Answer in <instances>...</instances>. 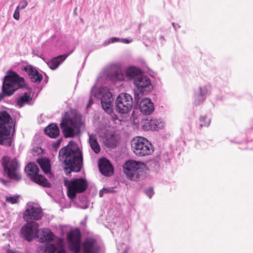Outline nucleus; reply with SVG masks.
Wrapping results in <instances>:
<instances>
[{
  "label": "nucleus",
  "mask_w": 253,
  "mask_h": 253,
  "mask_svg": "<svg viewBox=\"0 0 253 253\" xmlns=\"http://www.w3.org/2000/svg\"><path fill=\"white\" fill-rule=\"evenodd\" d=\"M22 70L25 71L28 75L31 82L35 83H40L42 79V76L40 74L36 68L31 66L24 67Z\"/></svg>",
  "instance_id": "nucleus-20"
},
{
  "label": "nucleus",
  "mask_w": 253,
  "mask_h": 253,
  "mask_svg": "<svg viewBox=\"0 0 253 253\" xmlns=\"http://www.w3.org/2000/svg\"><path fill=\"white\" fill-rule=\"evenodd\" d=\"M133 84L138 91L143 94L149 92L153 88L150 79L142 73L135 79Z\"/></svg>",
  "instance_id": "nucleus-15"
},
{
  "label": "nucleus",
  "mask_w": 253,
  "mask_h": 253,
  "mask_svg": "<svg viewBox=\"0 0 253 253\" xmlns=\"http://www.w3.org/2000/svg\"><path fill=\"white\" fill-rule=\"evenodd\" d=\"M28 5V2L27 0H21L18 5L17 6V8L18 9L22 10L24 9Z\"/></svg>",
  "instance_id": "nucleus-35"
},
{
  "label": "nucleus",
  "mask_w": 253,
  "mask_h": 253,
  "mask_svg": "<svg viewBox=\"0 0 253 253\" xmlns=\"http://www.w3.org/2000/svg\"><path fill=\"white\" fill-rule=\"evenodd\" d=\"M83 253H98L99 248L97 241L93 238H87L82 244Z\"/></svg>",
  "instance_id": "nucleus-16"
},
{
  "label": "nucleus",
  "mask_w": 253,
  "mask_h": 253,
  "mask_svg": "<svg viewBox=\"0 0 253 253\" xmlns=\"http://www.w3.org/2000/svg\"><path fill=\"white\" fill-rule=\"evenodd\" d=\"M59 160L65 165L64 171L66 174L71 172L80 171L83 163L82 153L78 145L73 141L62 148L58 155Z\"/></svg>",
  "instance_id": "nucleus-1"
},
{
  "label": "nucleus",
  "mask_w": 253,
  "mask_h": 253,
  "mask_svg": "<svg viewBox=\"0 0 253 253\" xmlns=\"http://www.w3.org/2000/svg\"><path fill=\"white\" fill-rule=\"evenodd\" d=\"M0 182L5 186H9L10 183V181L9 180H5L1 178H0Z\"/></svg>",
  "instance_id": "nucleus-38"
},
{
  "label": "nucleus",
  "mask_w": 253,
  "mask_h": 253,
  "mask_svg": "<svg viewBox=\"0 0 253 253\" xmlns=\"http://www.w3.org/2000/svg\"><path fill=\"white\" fill-rule=\"evenodd\" d=\"M27 176L33 182L45 187H50L51 185L43 175L39 174L38 166L30 163L25 168Z\"/></svg>",
  "instance_id": "nucleus-10"
},
{
  "label": "nucleus",
  "mask_w": 253,
  "mask_h": 253,
  "mask_svg": "<svg viewBox=\"0 0 253 253\" xmlns=\"http://www.w3.org/2000/svg\"><path fill=\"white\" fill-rule=\"evenodd\" d=\"M64 185L67 189L68 196L71 199H74L77 193L84 192L88 186L87 182L83 178H74L70 180H64Z\"/></svg>",
  "instance_id": "nucleus-9"
},
{
  "label": "nucleus",
  "mask_w": 253,
  "mask_h": 253,
  "mask_svg": "<svg viewBox=\"0 0 253 253\" xmlns=\"http://www.w3.org/2000/svg\"><path fill=\"white\" fill-rule=\"evenodd\" d=\"M20 10L16 7L14 12L13 18L16 20H18L20 18Z\"/></svg>",
  "instance_id": "nucleus-36"
},
{
  "label": "nucleus",
  "mask_w": 253,
  "mask_h": 253,
  "mask_svg": "<svg viewBox=\"0 0 253 253\" xmlns=\"http://www.w3.org/2000/svg\"><path fill=\"white\" fill-rule=\"evenodd\" d=\"M142 73L140 69L133 66L127 68L126 72V76L128 79H133V81Z\"/></svg>",
  "instance_id": "nucleus-24"
},
{
  "label": "nucleus",
  "mask_w": 253,
  "mask_h": 253,
  "mask_svg": "<svg viewBox=\"0 0 253 253\" xmlns=\"http://www.w3.org/2000/svg\"><path fill=\"white\" fill-rule=\"evenodd\" d=\"M1 165L4 173L11 179L16 181L21 179L20 164L16 158L4 156L1 159Z\"/></svg>",
  "instance_id": "nucleus-5"
},
{
  "label": "nucleus",
  "mask_w": 253,
  "mask_h": 253,
  "mask_svg": "<svg viewBox=\"0 0 253 253\" xmlns=\"http://www.w3.org/2000/svg\"><path fill=\"white\" fill-rule=\"evenodd\" d=\"M33 95L25 93L24 95L18 97L16 100L17 106L22 107L25 104H28L32 99Z\"/></svg>",
  "instance_id": "nucleus-25"
},
{
  "label": "nucleus",
  "mask_w": 253,
  "mask_h": 253,
  "mask_svg": "<svg viewBox=\"0 0 253 253\" xmlns=\"http://www.w3.org/2000/svg\"><path fill=\"white\" fill-rule=\"evenodd\" d=\"M172 26H173V28H174L175 30H176L177 29H178V28L180 27V26H179L177 24H176V23H174V22H173V23H172Z\"/></svg>",
  "instance_id": "nucleus-43"
},
{
  "label": "nucleus",
  "mask_w": 253,
  "mask_h": 253,
  "mask_svg": "<svg viewBox=\"0 0 253 253\" xmlns=\"http://www.w3.org/2000/svg\"><path fill=\"white\" fill-rule=\"evenodd\" d=\"M132 104V96L127 93H121L116 99L115 109L120 114H127L131 110Z\"/></svg>",
  "instance_id": "nucleus-11"
},
{
  "label": "nucleus",
  "mask_w": 253,
  "mask_h": 253,
  "mask_svg": "<svg viewBox=\"0 0 253 253\" xmlns=\"http://www.w3.org/2000/svg\"><path fill=\"white\" fill-rule=\"evenodd\" d=\"M19 88H28L24 78L14 71H8L3 79L0 101L4 97L12 95Z\"/></svg>",
  "instance_id": "nucleus-2"
},
{
  "label": "nucleus",
  "mask_w": 253,
  "mask_h": 253,
  "mask_svg": "<svg viewBox=\"0 0 253 253\" xmlns=\"http://www.w3.org/2000/svg\"><path fill=\"white\" fill-rule=\"evenodd\" d=\"M39 225L34 221H29L21 229L22 237L30 242L38 237Z\"/></svg>",
  "instance_id": "nucleus-14"
},
{
  "label": "nucleus",
  "mask_w": 253,
  "mask_h": 253,
  "mask_svg": "<svg viewBox=\"0 0 253 253\" xmlns=\"http://www.w3.org/2000/svg\"><path fill=\"white\" fill-rule=\"evenodd\" d=\"M67 239L70 250L73 253H80L81 234L79 229H71L67 234Z\"/></svg>",
  "instance_id": "nucleus-13"
},
{
  "label": "nucleus",
  "mask_w": 253,
  "mask_h": 253,
  "mask_svg": "<svg viewBox=\"0 0 253 253\" xmlns=\"http://www.w3.org/2000/svg\"><path fill=\"white\" fill-rule=\"evenodd\" d=\"M145 194L151 198L154 194V192L152 188H149L145 190Z\"/></svg>",
  "instance_id": "nucleus-37"
},
{
  "label": "nucleus",
  "mask_w": 253,
  "mask_h": 253,
  "mask_svg": "<svg viewBox=\"0 0 253 253\" xmlns=\"http://www.w3.org/2000/svg\"><path fill=\"white\" fill-rule=\"evenodd\" d=\"M57 247L54 244H46L44 248V253H54Z\"/></svg>",
  "instance_id": "nucleus-30"
},
{
  "label": "nucleus",
  "mask_w": 253,
  "mask_h": 253,
  "mask_svg": "<svg viewBox=\"0 0 253 253\" xmlns=\"http://www.w3.org/2000/svg\"><path fill=\"white\" fill-rule=\"evenodd\" d=\"M98 167L100 172L105 176H111L114 172L112 165L106 158H102L99 160Z\"/></svg>",
  "instance_id": "nucleus-18"
},
{
  "label": "nucleus",
  "mask_w": 253,
  "mask_h": 253,
  "mask_svg": "<svg viewBox=\"0 0 253 253\" xmlns=\"http://www.w3.org/2000/svg\"><path fill=\"white\" fill-rule=\"evenodd\" d=\"M210 91L211 86L207 85L204 86H200L197 93L206 98V96L210 93Z\"/></svg>",
  "instance_id": "nucleus-29"
},
{
  "label": "nucleus",
  "mask_w": 253,
  "mask_h": 253,
  "mask_svg": "<svg viewBox=\"0 0 253 253\" xmlns=\"http://www.w3.org/2000/svg\"><path fill=\"white\" fill-rule=\"evenodd\" d=\"M129 248H126L125 250L123 252V253H127V252H128V250Z\"/></svg>",
  "instance_id": "nucleus-46"
},
{
  "label": "nucleus",
  "mask_w": 253,
  "mask_h": 253,
  "mask_svg": "<svg viewBox=\"0 0 253 253\" xmlns=\"http://www.w3.org/2000/svg\"><path fill=\"white\" fill-rule=\"evenodd\" d=\"M45 134L51 138H56L59 135V129L55 124H49L44 128Z\"/></svg>",
  "instance_id": "nucleus-23"
},
{
  "label": "nucleus",
  "mask_w": 253,
  "mask_h": 253,
  "mask_svg": "<svg viewBox=\"0 0 253 253\" xmlns=\"http://www.w3.org/2000/svg\"><path fill=\"white\" fill-rule=\"evenodd\" d=\"M73 52V50H72L69 53L54 57L47 63L48 67L52 70L56 69Z\"/></svg>",
  "instance_id": "nucleus-22"
},
{
  "label": "nucleus",
  "mask_w": 253,
  "mask_h": 253,
  "mask_svg": "<svg viewBox=\"0 0 253 253\" xmlns=\"http://www.w3.org/2000/svg\"><path fill=\"white\" fill-rule=\"evenodd\" d=\"M131 146L134 153L138 156H145L154 151L152 144L144 137H136L131 141Z\"/></svg>",
  "instance_id": "nucleus-7"
},
{
  "label": "nucleus",
  "mask_w": 253,
  "mask_h": 253,
  "mask_svg": "<svg viewBox=\"0 0 253 253\" xmlns=\"http://www.w3.org/2000/svg\"><path fill=\"white\" fill-rule=\"evenodd\" d=\"M15 121L5 111H0V145L10 146L15 132Z\"/></svg>",
  "instance_id": "nucleus-3"
},
{
  "label": "nucleus",
  "mask_w": 253,
  "mask_h": 253,
  "mask_svg": "<svg viewBox=\"0 0 253 253\" xmlns=\"http://www.w3.org/2000/svg\"><path fill=\"white\" fill-rule=\"evenodd\" d=\"M37 162L45 173L47 174L50 172L51 166L49 160L42 158L38 159Z\"/></svg>",
  "instance_id": "nucleus-26"
},
{
  "label": "nucleus",
  "mask_w": 253,
  "mask_h": 253,
  "mask_svg": "<svg viewBox=\"0 0 253 253\" xmlns=\"http://www.w3.org/2000/svg\"><path fill=\"white\" fill-rule=\"evenodd\" d=\"M206 98L197 92L195 94V100L194 104L195 105L198 106L202 103L205 100Z\"/></svg>",
  "instance_id": "nucleus-32"
},
{
  "label": "nucleus",
  "mask_w": 253,
  "mask_h": 253,
  "mask_svg": "<svg viewBox=\"0 0 253 253\" xmlns=\"http://www.w3.org/2000/svg\"><path fill=\"white\" fill-rule=\"evenodd\" d=\"M92 103H93V100L91 98V97L90 96V98L88 100V104L87 105L86 108H89L90 107V106L92 104Z\"/></svg>",
  "instance_id": "nucleus-41"
},
{
  "label": "nucleus",
  "mask_w": 253,
  "mask_h": 253,
  "mask_svg": "<svg viewBox=\"0 0 253 253\" xmlns=\"http://www.w3.org/2000/svg\"><path fill=\"white\" fill-rule=\"evenodd\" d=\"M124 79V75L122 72L114 67H110L105 69L97 78V81L101 83L104 80L110 81L115 83L117 81H123Z\"/></svg>",
  "instance_id": "nucleus-12"
},
{
  "label": "nucleus",
  "mask_w": 253,
  "mask_h": 253,
  "mask_svg": "<svg viewBox=\"0 0 253 253\" xmlns=\"http://www.w3.org/2000/svg\"><path fill=\"white\" fill-rule=\"evenodd\" d=\"M61 141V139H59V140H58L56 141V143L55 144V147L59 146V145H60V144Z\"/></svg>",
  "instance_id": "nucleus-44"
},
{
  "label": "nucleus",
  "mask_w": 253,
  "mask_h": 253,
  "mask_svg": "<svg viewBox=\"0 0 253 253\" xmlns=\"http://www.w3.org/2000/svg\"><path fill=\"white\" fill-rule=\"evenodd\" d=\"M57 253H66V251L63 249H60Z\"/></svg>",
  "instance_id": "nucleus-45"
},
{
  "label": "nucleus",
  "mask_w": 253,
  "mask_h": 253,
  "mask_svg": "<svg viewBox=\"0 0 253 253\" xmlns=\"http://www.w3.org/2000/svg\"><path fill=\"white\" fill-rule=\"evenodd\" d=\"M139 109L145 115L151 114L154 110V105L151 99L148 98H143L140 102Z\"/></svg>",
  "instance_id": "nucleus-21"
},
{
  "label": "nucleus",
  "mask_w": 253,
  "mask_h": 253,
  "mask_svg": "<svg viewBox=\"0 0 253 253\" xmlns=\"http://www.w3.org/2000/svg\"><path fill=\"white\" fill-rule=\"evenodd\" d=\"M82 122L80 117L67 118L62 120L60 127L63 130L65 137H71L77 135L79 132Z\"/></svg>",
  "instance_id": "nucleus-6"
},
{
  "label": "nucleus",
  "mask_w": 253,
  "mask_h": 253,
  "mask_svg": "<svg viewBox=\"0 0 253 253\" xmlns=\"http://www.w3.org/2000/svg\"><path fill=\"white\" fill-rule=\"evenodd\" d=\"M116 42H121V38H116V37H112L111 38L107 40H106L104 42V44L105 45L109 44L111 43H114Z\"/></svg>",
  "instance_id": "nucleus-34"
},
{
  "label": "nucleus",
  "mask_w": 253,
  "mask_h": 253,
  "mask_svg": "<svg viewBox=\"0 0 253 253\" xmlns=\"http://www.w3.org/2000/svg\"><path fill=\"white\" fill-rule=\"evenodd\" d=\"M54 234L48 229H43L42 230V236L40 238V242L44 243L50 242L53 240Z\"/></svg>",
  "instance_id": "nucleus-27"
},
{
  "label": "nucleus",
  "mask_w": 253,
  "mask_h": 253,
  "mask_svg": "<svg viewBox=\"0 0 253 253\" xmlns=\"http://www.w3.org/2000/svg\"><path fill=\"white\" fill-rule=\"evenodd\" d=\"M18 196H5V201L12 204H16L18 202Z\"/></svg>",
  "instance_id": "nucleus-33"
},
{
  "label": "nucleus",
  "mask_w": 253,
  "mask_h": 253,
  "mask_svg": "<svg viewBox=\"0 0 253 253\" xmlns=\"http://www.w3.org/2000/svg\"><path fill=\"white\" fill-rule=\"evenodd\" d=\"M138 98H139V94L137 92H134V99L135 100L138 101Z\"/></svg>",
  "instance_id": "nucleus-42"
},
{
  "label": "nucleus",
  "mask_w": 253,
  "mask_h": 253,
  "mask_svg": "<svg viewBox=\"0 0 253 253\" xmlns=\"http://www.w3.org/2000/svg\"><path fill=\"white\" fill-rule=\"evenodd\" d=\"M89 143L90 147L95 153L97 154L100 152V147L94 135L89 134Z\"/></svg>",
  "instance_id": "nucleus-28"
},
{
  "label": "nucleus",
  "mask_w": 253,
  "mask_h": 253,
  "mask_svg": "<svg viewBox=\"0 0 253 253\" xmlns=\"http://www.w3.org/2000/svg\"><path fill=\"white\" fill-rule=\"evenodd\" d=\"M90 95L100 100L102 107L106 112L108 114L112 112L114 98L107 87L101 86L99 88H96L94 85L91 89Z\"/></svg>",
  "instance_id": "nucleus-4"
},
{
  "label": "nucleus",
  "mask_w": 253,
  "mask_h": 253,
  "mask_svg": "<svg viewBox=\"0 0 253 253\" xmlns=\"http://www.w3.org/2000/svg\"><path fill=\"white\" fill-rule=\"evenodd\" d=\"M145 165L142 162L129 160L124 165V172L131 180L137 181L144 173Z\"/></svg>",
  "instance_id": "nucleus-8"
},
{
  "label": "nucleus",
  "mask_w": 253,
  "mask_h": 253,
  "mask_svg": "<svg viewBox=\"0 0 253 253\" xmlns=\"http://www.w3.org/2000/svg\"><path fill=\"white\" fill-rule=\"evenodd\" d=\"M24 218L26 220H39L42 216V212L41 209L35 207L33 206H30L25 210L23 213Z\"/></svg>",
  "instance_id": "nucleus-17"
},
{
  "label": "nucleus",
  "mask_w": 253,
  "mask_h": 253,
  "mask_svg": "<svg viewBox=\"0 0 253 253\" xmlns=\"http://www.w3.org/2000/svg\"><path fill=\"white\" fill-rule=\"evenodd\" d=\"M103 192L108 193V192H109V190H108V189H107V188H103L102 190H100L99 192V194L100 197L103 196Z\"/></svg>",
  "instance_id": "nucleus-40"
},
{
  "label": "nucleus",
  "mask_w": 253,
  "mask_h": 253,
  "mask_svg": "<svg viewBox=\"0 0 253 253\" xmlns=\"http://www.w3.org/2000/svg\"><path fill=\"white\" fill-rule=\"evenodd\" d=\"M164 123L161 119H152L146 120L144 122L142 128L144 130H158L162 129L164 126Z\"/></svg>",
  "instance_id": "nucleus-19"
},
{
  "label": "nucleus",
  "mask_w": 253,
  "mask_h": 253,
  "mask_svg": "<svg viewBox=\"0 0 253 253\" xmlns=\"http://www.w3.org/2000/svg\"><path fill=\"white\" fill-rule=\"evenodd\" d=\"M132 41V40L131 39L121 38V42L124 43L128 44V43L131 42Z\"/></svg>",
  "instance_id": "nucleus-39"
},
{
  "label": "nucleus",
  "mask_w": 253,
  "mask_h": 253,
  "mask_svg": "<svg viewBox=\"0 0 253 253\" xmlns=\"http://www.w3.org/2000/svg\"><path fill=\"white\" fill-rule=\"evenodd\" d=\"M199 120L201 123L200 125V128L203 126H208L211 123V119L207 118L206 116H201Z\"/></svg>",
  "instance_id": "nucleus-31"
}]
</instances>
